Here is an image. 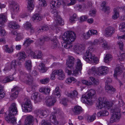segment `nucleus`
Instances as JSON below:
<instances>
[{
    "mask_svg": "<svg viewBox=\"0 0 125 125\" xmlns=\"http://www.w3.org/2000/svg\"><path fill=\"white\" fill-rule=\"evenodd\" d=\"M18 112V110L15 103L11 104L9 109V113L8 115L5 117V120L8 122H10L12 124L16 123V119L13 116L16 115Z\"/></svg>",
    "mask_w": 125,
    "mask_h": 125,
    "instance_id": "f257e3e1",
    "label": "nucleus"
},
{
    "mask_svg": "<svg viewBox=\"0 0 125 125\" xmlns=\"http://www.w3.org/2000/svg\"><path fill=\"white\" fill-rule=\"evenodd\" d=\"M92 48H88L85 53L83 58L84 60L89 63L94 62L96 64L98 62L99 60L94 55L92 54Z\"/></svg>",
    "mask_w": 125,
    "mask_h": 125,
    "instance_id": "f03ea898",
    "label": "nucleus"
},
{
    "mask_svg": "<svg viewBox=\"0 0 125 125\" xmlns=\"http://www.w3.org/2000/svg\"><path fill=\"white\" fill-rule=\"evenodd\" d=\"M71 2L67 3L64 1L61 0H52L50 2V6L52 9H54L56 7H59L62 3L63 5L69 6L75 4L76 0H70Z\"/></svg>",
    "mask_w": 125,
    "mask_h": 125,
    "instance_id": "7ed1b4c3",
    "label": "nucleus"
},
{
    "mask_svg": "<svg viewBox=\"0 0 125 125\" xmlns=\"http://www.w3.org/2000/svg\"><path fill=\"white\" fill-rule=\"evenodd\" d=\"M97 107L98 109H101L104 108L108 109L112 106V104L110 103L105 97H100L97 103Z\"/></svg>",
    "mask_w": 125,
    "mask_h": 125,
    "instance_id": "20e7f679",
    "label": "nucleus"
},
{
    "mask_svg": "<svg viewBox=\"0 0 125 125\" xmlns=\"http://www.w3.org/2000/svg\"><path fill=\"white\" fill-rule=\"evenodd\" d=\"M111 116L110 118V122L113 123L116 122L117 120L119 119L121 117V114L120 113V109L119 107L115 106L111 110Z\"/></svg>",
    "mask_w": 125,
    "mask_h": 125,
    "instance_id": "39448f33",
    "label": "nucleus"
},
{
    "mask_svg": "<svg viewBox=\"0 0 125 125\" xmlns=\"http://www.w3.org/2000/svg\"><path fill=\"white\" fill-rule=\"evenodd\" d=\"M24 77V75H21L20 78V79L22 81L26 83L27 84L31 85V87L33 90L32 92H34V90L36 87V85L35 84L33 83V78L31 75H28L27 74Z\"/></svg>",
    "mask_w": 125,
    "mask_h": 125,
    "instance_id": "423d86ee",
    "label": "nucleus"
},
{
    "mask_svg": "<svg viewBox=\"0 0 125 125\" xmlns=\"http://www.w3.org/2000/svg\"><path fill=\"white\" fill-rule=\"evenodd\" d=\"M62 38L64 42L68 41L71 42L74 41L75 39V34L72 31H68L64 33Z\"/></svg>",
    "mask_w": 125,
    "mask_h": 125,
    "instance_id": "0eeeda50",
    "label": "nucleus"
},
{
    "mask_svg": "<svg viewBox=\"0 0 125 125\" xmlns=\"http://www.w3.org/2000/svg\"><path fill=\"white\" fill-rule=\"evenodd\" d=\"M22 107H24L25 112H29L32 110V107L31 101L28 98L24 99V104L21 105Z\"/></svg>",
    "mask_w": 125,
    "mask_h": 125,
    "instance_id": "6e6552de",
    "label": "nucleus"
},
{
    "mask_svg": "<svg viewBox=\"0 0 125 125\" xmlns=\"http://www.w3.org/2000/svg\"><path fill=\"white\" fill-rule=\"evenodd\" d=\"M54 14V19L55 21H54V26L56 27L58 25H63V21L58 14V12L56 10H54L53 11Z\"/></svg>",
    "mask_w": 125,
    "mask_h": 125,
    "instance_id": "1a4fd4ad",
    "label": "nucleus"
},
{
    "mask_svg": "<svg viewBox=\"0 0 125 125\" xmlns=\"http://www.w3.org/2000/svg\"><path fill=\"white\" fill-rule=\"evenodd\" d=\"M76 61V69L73 71V72L72 73L73 75L76 76L79 74V72L81 70L82 66V64L80 60L79 59H77Z\"/></svg>",
    "mask_w": 125,
    "mask_h": 125,
    "instance_id": "9d476101",
    "label": "nucleus"
},
{
    "mask_svg": "<svg viewBox=\"0 0 125 125\" xmlns=\"http://www.w3.org/2000/svg\"><path fill=\"white\" fill-rule=\"evenodd\" d=\"M97 74L99 76H103L107 74L109 71L108 67L102 66L97 68Z\"/></svg>",
    "mask_w": 125,
    "mask_h": 125,
    "instance_id": "9b49d317",
    "label": "nucleus"
},
{
    "mask_svg": "<svg viewBox=\"0 0 125 125\" xmlns=\"http://www.w3.org/2000/svg\"><path fill=\"white\" fill-rule=\"evenodd\" d=\"M115 28L109 26L105 29V35L107 37H111L115 32Z\"/></svg>",
    "mask_w": 125,
    "mask_h": 125,
    "instance_id": "f8f14e48",
    "label": "nucleus"
},
{
    "mask_svg": "<svg viewBox=\"0 0 125 125\" xmlns=\"http://www.w3.org/2000/svg\"><path fill=\"white\" fill-rule=\"evenodd\" d=\"M35 113L36 115L42 118L43 117L47 116L51 113V111L49 109H47L46 110L40 109L36 111Z\"/></svg>",
    "mask_w": 125,
    "mask_h": 125,
    "instance_id": "ddd939ff",
    "label": "nucleus"
},
{
    "mask_svg": "<svg viewBox=\"0 0 125 125\" xmlns=\"http://www.w3.org/2000/svg\"><path fill=\"white\" fill-rule=\"evenodd\" d=\"M28 53H29L31 57L34 59H38L41 58L42 57V52L40 51H37L34 52L30 50L28 51Z\"/></svg>",
    "mask_w": 125,
    "mask_h": 125,
    "instance_id": "4468645a",
    "label": "nucleus"
},
{
    "mask_svg": "<svg viewBox=\"0 0 125 125\" xmlns=\"http://www.w3.org/2000/svg\"><path fill=\"white\" fill-rule=\"evenodd\" d=\"M14 79V78L11 75L7 76L5 77L0 76V82L2 83H6L12 81Z\"/></svg>",
    "mask_w": 125,
    "mask_h": 125,
    "instance_id": "2eb2a0df",
    "label": "nucleus"
},
{
    "mask_svg": "<svg viewBox=\"0 0 125 125\" xmlns=\"http://www.w3.org/2000/svg\"><path fill=\"white\" fill-rule=\"evenodd\" d=\"M20 90V88L18 86H16L11 89V91L12 92H14L12 93L11 95V98L13 99H16L18 96L19 92Z\"/></svg>",
    "mask_w": 125,
    "mask_h": 125,
    "instance_id": "dca6fc26",
    "label": "nucleus"
},
{
    "mask_svg": "<svg viewBox=\"0 0 125 125\" xmlns=\"http://www.w3.org/2000/svg\"><path fill=\"white\" fill-rule=\"evenodd\" d=\"M11 11L13 14L18 10L19 6L18 4L15 2H12L10 5Z\"/></svg>",
    "mask_w": 125,
    "mask_h": 125,
    "instance_id": "f3484780",
    "label": "nucleus"
},
{
    "mask_svg": "<svg viewBox=\"0 0 125 125\" xmlns=\"http://www.w3.org/2000/svg\"><path fill=\"white\" fill-rule=\"evenodd\" d=\"M56 101V99L53 97H49L47 98L45 103L48 106L53 105Z\"/></svg>",
    "mask_w": 125,
    "mask_h": 125,
    "instance_id": "a211bd4d",
    "label": "nucleus"
},
{
    "mask_svg": "<svg viewBox=\"0 0 125 125\" xmlns=\"http://www.w3.org/2000/svg\"><path fill=\"white\" fill-rule=\"evenodd\" d=\"M85 49L84 45L82 44H78L74 45L73 47V50L75 52L78 54H79Z\"/></svg>",
    "mask_w": 125,
    "mask_h": 125,
    "instance_id": "6ab92c4d",
    "label": "nucleus"
},
{
    "mask_svg": "<svg viewBox=\"0 0 125 125\" xmlns=\"http://www.w3.org/2000/svg\"><path fill=\"white\" fill-rule=\"evenodd\" d=\"M55 72L58 76V78L60 80H62L65 77V75L62 69L55 70Z\"/></svg>",
    "mask_w": 125,
    "mask_h": 125,
    "instance_id": "aec40b11",
    "label": "nucleus"
},
{
    "mask_svg": "<svg viewBox=\"0 0 125 125\" xmlns=\"http://www.w3.org/2000/svg\"><path fill=\"white\" fill-rule=\"evenodd\" d=\"M33 121V117L31 115L27 116L24 122V125H32V123Z\"/></svg>",
    "mask_w": 125,
    "mask_h": 125,
    "instance_id": "412c9836",
    "label": "nucleus"
},
{
    "mask_svg": "<svg viewBox=\"0 0 125 125\" xmlns=\"http://www.w3.org/2000/svg\"><path fill=\"white\" fill-rule=\"evenodd\" d=\"M24 27L26 30L30 31L31 33L34 32V28L32 27L31 23L29 22H26L24 24Z\"/></svg>",
    "mask_w": 125,
    "mask_h": 125,
    "instance_id": "4be33fe9",
    "label": "nucleus"
},
{
    "mask_svg": "<svg viewBox=\"0 0 125 125\" xmlns=\"http://www.w3.org/2000/svg\"><path fill=\"white\" fill-rule=\"evenodd\" d=\"M83 111V109L80 106L76 105L75 106L73 111L74 114L75 115H79Z\"/></svg>",
    "mask_w": 125,
    "mask_h": 125,
    "instance_id": "5701e85b",
    "label": "nucleus"
},
{
    "mask_svg": "<svg viewBox=\"0 0 125 125\" xmlns=\"http://www.w3.org/2000/svg\"><path fill=\"white\" fill-rule=\"evenodd\" d=\"M105 88L106 92L110 94L114 93L115 91V89L111 85H105Z\"/></svg>",
    "mask_w": 125,
    "mask_h": 125,
    "instance_id": "b1692460",
    "label": "nucleus"
},
{
    "mask_svg": "<svg viewBox=\"0 0 125 125\" xmlns=\"http://www.w3.org/2000/svg\"><path fill=\"white\" fill-rule=\"evenodd\" d=\"M38 68L39 71L41 73H45L47 70L44 64L42 63H41L38 66Z\"/></svg>",
    "mask_w": 125,
    "mask_h": 125,
    "instance_id": "393cba45",
    "label": "nucleus"
},
{
    "mask_svg": "<svg viewBox=\"0 0 125 125\" xmlns=\"http://www.w3.org/2000/svg\"><path fill=\"white\" fill-rule=\"evenodd\" d=\"M123 72L121 66H117L115 69V73L114 74V77L115 78H116L118 75H120Z\"/></svg>",
    "mask_w": 125,
    "mask_h": 125,
    "instance_id": "a878e982",
    "label": "nucleus"
},
{
    "mask_svg": "<svg viewBox=\"0 0 125 125\" xmlns=\"http://www.w3.org/2000/svg\"><path fill=\"white\" fill-rule=\"evenodd\" d=\"M17 56L18 57L19 60L23 61L26 57V55L25 52L23 51H21L18 53Z\"/></svg>",
    "mask_w": 125,
    "mask_h": 125,
    "instance_id": "bb28decb",
    "label": "nucleus"
},
{
    "mask_svg": "<svg viewBox=\"0 0 125 125\" xmlns=\"http://www.w3.org/2000/svg\"><path fill=\"white\" fill-rule=\"evenodd\" d=\"M78 17L77 15L75 13L73 14L69 18V21L72 23H74L78 20Z\"/></svg>",
    "mask_w": 125,
    "mask_h": 125,
    "instance_id": "cd10ccee",
    "label": "nucleus"
},
{
    "mask_svg": "<svg viewBox=\"0 0 125 125\" xmlns=\"http://www.w3.org/2000/svg\"><path fill=\"white\" fill-rule=\"evenodd\" d=\"M97 68L95 66L92 67L88 71V73L90 75H95V74H97Z\"/></svg>",
    "mask_w": 125,
    "mask_h": 125,
    "instance_id": "c85d7f7f",
    "label": "nucleus"
},
{
    "mask_svg": "<svg viewBox=\"0 0 125 125\" xmlns=\"http://www.w3.org/2000/svg\"><path fill=\"white\" fill-rule=\"evenodd\" d=\"M28 10L31 11L33 10L34 6V4L33 2V0H28Z\"/></svg>",
    "mask_w": 125,
    "mask_h": 125,
    "instance_id": "c756f323",
    "label": "nucleus"
},
{
    "mask_svg": "<svg viewBox=\"0 0 125 125\" xmlns=\"http://www.w3.org/2000/svg\"><path fill=\"white\" fill-rule=\"evenodd\" d=\"M50 121L55 125H58L59 124V122L56 120V116L53 114L52 113V115L50 117Z\"/></svg>",
    "mask_w": 125,
    "mask_h": 125,
    "instance_id": "7c9ffc66",
    "label": "nucleus"
},
{
    "mask_svg": "<svg viewBox=\"0 0 125 125\" xmlns=\"http://www.w3.org/2000/svg\"><path fill=\"white\" fill-rule=\"evenodd\" d=\"M59 91V87H56L54 91H53L52 95H54L56 98H59L61 96Z\"/></svg>",
    "mask_w": 125,
    "mask_h": 125,
    "instance_id": "2f4dec72",
    "label": "nucleus"
},
{
    "mask_svg": "<svg viewBox=\"0 0 125 125\" xmlns=\"http://www.w3.org/2000/svg\"><path fill=\"white\" fill-rule=\"evenodd\" d=\"M9 27L13 29H16L19 28V25H18L16 22L14 21H11L8 23Z\"/></svg>",
    "mask_w": 125,
    "mask_h": 125,
    "instance_id": "473e14b6",
    "label": "nucleus"
},
{
    "mask_svg": "<svg viewBox=\"0 0 125 125\" xmlns=\"http://www.w3.org/2000/svg\"><path fill=\"white\" fill-rule=\"evenodd\" d=\"M39 91L40 92L48 95L50 93V89L48 88L42 87L39 89Z\"/></svg>",
    "mask_w": 125,
    "mask_h": 125,
    "instance_id": "72a5a7b5",
    "label": "nucleus"
},
{
    "mask_svg": "<svg viewBox=\"0 0 125 125\" xmlns=\"http://www.w3.org/2000/svg\"><path fill=\"white\" fill-rule=\"evenodd\" d=\"M4 49L6 52L8 53H11L13 52L14 49L12 46L9 47L8 45H6L5 46Z\"/></svg>",
    "mask_w": 125,
    "mask_h": 125,
    "instance_id": "f704fd0d",
    "label": "nucleus"
},
{
    "mask_svg": "<svg viewBox=\"0 0 125 125\" xmlns=\"http://www.w3.org/2000/svg\"><path fill=\"white\" fill-rule=\"evenodd\" d=\"M112 59V56L110 54H107L105 56L104 61L106 63H109Z\"/></svg>",
    "mask_w": 125,
    "mask_h": 125,
    "instance_id": "c9c22d12",
    "label": "nucleus"
},
{
    "mask_svg": "<svg viewBox=\"0 0 125 125\" xmlns=\"http://www.w3.org/2000/svg\"><path fill=\"white\" fill-rule=\"evenodd\" d=\"M88 91V94L87 95L90 99H91L92 97L95 94V91L93 89H90Z\"/></svg>",
    "mask_w": 125,
    "mask_h": 125,
    "instance_id": "e433bc0d",
    "label": "nucleus"
},
{
    "mask_svg": "<svg viewBox=\"0 0 125 125\" xmlns=\"http://www.w3.org/2000/svg\"><path fill=\"white\" fill-rule=\"evenodd\" d=\"M34 42V41L31 40L30 38H27L23 43V45L26 46H29L31 43H33Z\"/></svg>",
    "mask_w": 125,
    "mask_h": 125,
    "instance_id": "4c0bfd02",
    "label": "nucleus"
},
{
    "mask_svg": "<svg viewBox=\"0 0 125 125\" xmlns=\"http://www.w3.org/2000/svg\"><path fill=\"white\" fill-rule=\"evenodd\" d=\"M32 19L34 20H36L38 21H40L42 20V17L41 15L36 14L33 16Z\"/></svg>",
    "mask_w": 125,
    "mask_h": 125,
    "instance_id": "58836bf2",
    "label": "nucleus"
},
{
    "mask_svg": "<svg viewBox=\"0 0 125 125\" xmlns=\"http://www.w3.org/2000/svg\"><path fill=\"white\" fill-rule=\"evenodd\" d=\"M52 48L53 49L57 48L59 45V43L55 39L52 40Z\"/></svg>",
    "mask_w": 125,
    "mask_h": 125,
    "instance_id": "ea45409f",
    "label": "nucleus"
},
{
    "mask_svg": "<svg viewBox=\"0 0 125 125\" xmlns=\"http://www.w3.org/2000/svg\"><path fill=\"white\" fill-rule=\"evenodd\" d=\"M78 94L77 91L75 90H74L73 91L72 93L69 94L68 96L72 99H73L77 96Z\"/></svg>",
    "mask_w": 125,
    "mask_h": 125,
    "instance_id": "a19ab883",
    "label": "nucleus"
},
{
    "mask_svg": "<svg viewBox=\"0 0 125 125\" xmlns=\"http://www.w3.org/2000/svg\"><path fill=\"white\" fill-rule=\"evenodd\" d=\"M25 67L28 70L30 71L32 67L31 62L30 60H27L26 61Z\"/></svg>",
    "mask_w": 125,
    "mask_h": 125,
    "instance_id": "79ce46f5",
    "label": "nucleus"
},
{
    "mask_svg": "<svg viewBox=\"0 0 125 125\" xmlns=\"http://www.w3.org/2000/svg\"><path fill=\"white\" fill-rule=\"evenodd\" d=\"M101 44L102 45V48L105 50L109 49L110 48V46L108 44L107 42L106 41H104Z\"/></svg>",
    "mask_w": 125,
    "mask_h": 125,
    "instance_id": "37998d69",
    "label": "nucleus"
},
{
    "mask_svg": "<svg viewBox=\"0 0 125 125\" xmlns=\"http://www.w3.org/2000/svg\"><path fill=\"white\" fill-rule=\"evenodd\" d=\"M76 81L77 80L76 79L72 77H71L66 79V82L68 84H70L72 82L74 83L76 82Z\"/></svg>",
    "mask_w": 125,
    "mask_h": 125,
    "instance_id": "c03bdc74",
    "label": "nucleus"
},
{
    "mask_svg": "<svg viewBox=\"0 0 125 125\" xmlns=\"http://www.w3.org/2000/svg\"><path fill=\"white\" fill-rule=\"evenodd\" d=\"M118 9V8L117 9L115 8L114 10L115 14L112 17V18L113 19L115 20L119 16Z\"/></svg>",
    "mask_w": 125,
    "mask_h": 125,
    "instance_id": "a18cd8bd",
    "label": "nucleus"
},
{
    "mask_svg": "<svg viewBox=\"0 0 125 125\" xmlns=\"http://www.w3.org/2000/svg\"><path fill=\"white\" fill-rule=\"evenodd\" d=\"M82 101L84 103H86L87 102H89V101L88 99H90L85 94L83 95H82L81 97Z\"/></svg>",
    "mask_w": 125,
    "mask_h": 125,
    "instance_id": "49530a36",
    "label": "nucleus"
},
{
    "mask_svg": "<svg viewBox=\"0 0 125 125\" xmlns=\"http://www.w3.org/2000/svg\"><path fill=\"white\" fill-rule=\"evenodd\" d=\"M50 39V38L47 36L43 37L42 38L40 39V45H42L43 44L45 41H47Z\"/></svg>",
    "mask_w": 125,
    "mask_h": 125,
    "instance_id": "de8ad7c7",
    "label": "nucleus"
},
{
    "mask_svg": "<svg viewBox=\"0 0 125 125\" xmlns=\"http://www.w3.org/2000/svg\"><path fill=\"white\" fill-rule=\"evenodd\" d=\"M3 87L0 85V99L3 98L5 96Z\"/></svg>",
    "mask_w": 125,
    "mask_h": 125,
    "instance_id": "09e8293b",
    "label": "nucleus"
},
{
    "mask_svg": "<svg viewBox=\"0 0 125 125\" xmlns=\"http://www.w3.org/2000/svg\"><path fill=\"white\" fill-rule=\"evenodd\" d=\"M89 78L94 85H97L99 84V82L98 79L92 77H90Z\"/></svg>",
    "mask_w": 125,
    "mask_h": 125,
    "instance_id": "8fccbe9b",
    "label": "nucleus"
},
{
    "mask_svg": "<svg viewBox=\"0 0 125 125\" xmlns=\"http://www.w3.org/2000/svg\"><path fill=\"white\" fill-rule=\"evenodd\" d=\"M49 29V26L46 25H43L40 28H39L38 30V32H42L43 31H47Z\"/></svg>",
    "mask_w": 125,
    "mask_h": 125,
    "instance_id": "3c124183",
    "label": "nucleus"
},
{
    "mask_svg": "<svg viewBox=\"0 0 125 125\" xmlns=\"http://www.w3.org/2000/svg\"><path fill=\"white\" fill-rule=\"evenodd\" d=\"M119 29L121 31L125 32V22L121 23L119 27Z\"/></svg>",
    "mask_w": 125,
    "mask_h": 125,
    "instance_id": "603ef678",
    "label": "nucleus"
},
{
    "mask_svg": "<svg viewBox=\"0 0 125 125\" xmlns=\"http://www.w3.org/2000/svg\"><path fill=\"white\" fill-rule=\"evenodd\" d=\"M19 62L18 61L15 60H13L11 62L10 64V67L12 69L13 68L14 69L16 67L17 65V63Z\"/></svg>",
    "mask_w": 125,
    "mask_h": 125,
    "instance_id": "864d4df0",
    "label": "nucleus"
},
{
    "mask_svg": "<svg viewBox=\"0 0 125 125\" xmlns=\"http://www.w3.org/2000/svg\"><path fill=\"white\" fill-rule=\"evenodd\" d=\"M24 35L22 33H18L17 35L15 40L16 41H19L24 38Z\"/></svg>",
    "mask_w": 125,
    "mask_h": 125,
    "instance_id": "5fc2aeb1",
    "label": "nucleus"
},
{
    "mask_svg": "<svg viewBox=\"0 0 125 125\" xmlns=\"http://www.w3.org/2000/svg\"><path fill=\"white\" fill-rule=\"evenodd\" d=\"M7 19V17L6 15L3 13L0 14V20L1 21L3 22H6Z\"/></svg>",
    "mask_w": 125,
    "mask_h": 125,
    "instance_id": "6e6d98bb",
    "label": "nucleus"
},
{
    "mask_svg": "<svg viewBox=\"0 0 125 125\" xmlns=\"http://www.w3.org/2000/svg\"><path fill=\"white\" fill-rule=\"evenodd\" d=\"M50 80V79L49 78H46L41 80L40 82L41 83L43 84H46L48 83Z\"/></svg>",
    "mask_w": 125,
    "mask_h": 125,
    "instance_id": "4d7b16f0",
    "label": "nucleus"
},
{
    "mask_svg": "<svg viewBox=\"0 0 125 125\" xmlns=\"http://www.w3.org/2000/svg\"><path fill=\"white\" fill-rule=\"evenodd\" d=\"M39 4L40 6L42 7H45L47 4L45 0H39Z\"/></svg>",
    "mask_w": 125,
    "mask_h": 125,
    "instance_id": "13d9d810",
    "label": "nucleus"
},
{
    "mask_svg": "<svg viewBox=\"0 0 125 125\" xmlns=\"http://www.w3.org/2000/svg\"><path fill=\"white\" fill-rule=\"evenodd\" d=\"M66 42L65 44L64 45V47L66 49H70L72 47V44L71 43V42H69L68 41L65 42Z\"/></svg>",
    "mask_w": 125,
    "mask_h": 125,
    "instance_id": "bf43d9fd",
    "label": "nucleus"
},
{
    "mask_svg": "<svg viewBox=\"0 0 125 125\" xmlns=\"http://www.w3.org/2000/svg\"><path fill=\"white\" fill-rule=\"evenodd\" d=\"M75 59L72 56H69L66 62H72L75 63Z\"/></svg>",
    "mask_w": 125,
    "mask_h": 125,
    "instance_id": "052dcab7",
    "label": "nucleus"
},
{
    "mask_svg": "<svg viewBox=\"0 0 125 125\" xmlns=\"http://www.w3.org/2000/svg\"><path fill=\"white\" fill-rule=\"evenodd\" d=\"M6 34V33L3 28L1 26H0V35L1 36H5Z\"/></svg>",
    "mask_w": 125,
    "mask_h": 125,
    "instance_id": "680f3d73",
    "label": "nucleus"
},
{
    "mask_svg": "<svg viewBox=\"0 0 125 125\" xmlns=\"http://www.w3.org/2000/svg\"><path fill=\"white\" fill-rule=\"evenodd\" d=\"M96 115V113H94L92 115L89 116L88 118L89 121L90 122H92L94 121L95 119Z\"/></svg>",
    "mask_w": 125,
    "mask_h": 125,
    "instance_id": "e2e57ef3",
    "label": "nucleus"
},
{
    "mask_svg": "<svg viewBox=\"0 0 125 125\" xmlns=\"http://www.w3.org/2000/svg\"><path fill=\"white\" fill-rule=\"evenodd\" d=\"M68 100L66 98H64L62 99V100L60 101V103L63 104L64 106L66 105H67V102Z\"/></svg>",
    "mask_w": 125,
    "mask_h": 125,
    "instance_id": "0e129e2a",
    "label": "nucleus"
},
{
    "mask_svg": "<svg viewBox=\"0 0 125 125\" xmlns=\"http://www.w3.org/2000/svg\"><path fill=\"white\" fill-rule=\"evenodd\" d=\"M38 93L35 92L32 94L31 96V99L34 100H36L38 97Z\"/></svg>",
    "mask_w": 125,
    "mask_h": 125,
    "instance_id": "69168bd1",
    "label": "nucleus"
},
{
    "mask_svg": "<svg viewBox=\"0 0 125 125\" xmlns=\"http://www.w3.org/2000/svg\"><path fill=\"white\" fill-rule=\"evenodd\" d=\"M83 36L84 39H88L90 37L91 35L88 31L86 34H83Z\"/></svg>",
    "mask_w": 125,
    "mask_h": 125,
    "instance_id": "338daca9",
    "label": "nucleus"
},
{
    "mask_svg": "<svg viewBox=\"0 0 125 125\" xmlns=\"http://www.w3.org/2000/svg\"><path fill=\"white\" fill-rule=\"evenodd\" d=\"M82 82L83 84L87 85H90L93 84V83L91 82L85 80H82Z\"/></svg>",
    "mask_w": 125,
    "mask_h": 125,
    "instance_id": "774afa93",
    "label": "nucleus"
}]
</instances>
